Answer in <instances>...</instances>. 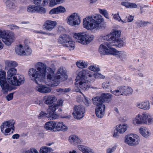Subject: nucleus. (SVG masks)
<instances>
[{"label": "nucleus", "instance_id": "4d7b16f0", "mask_svg": "<svg viewBox=\"0 0 153 153\" xmlns=\"http://www.w3.org/2000/svg\"><path fill=\"white\" fill-rule=\"evenodd\" d=\"M85 71L87 72V74H86V75H85L84 77V79H85L86 80H87V77L88 76L89 77H91L92 76V75L89 74V71L88 70H85L82 69V71Z\"/></svg>", "mask_w": 153, "mask_h": 153}, {"label": "nucleus", "instance_id": "49530a36", "mask_svg": "<svg viewBox=\"0 0 153 153\" xmlns=\"http://www.w3.org/2000/svg\"><path fill=\"white\" fill-rule=\"evenodd\" d=\"M133 92V90L131 87L127 86V88L125 91L124 95H129L132 94Z\"/></svg>", "mask_w": 153, "mask_h": 153}, {"label": "nucleus", "instance_id": "9b49d317", "mask_svg": "<svg viewBox=\"0 0 153 153\" xmlns=\"http://www.w3.org/2000/svg\"><path fill=\"white\" fill-rule=\"evenodd\" d=\"M63 102L62 100H60L57 101V103H53L49 106L48 111L49 114L51 115L50 119H56L59 118V116L56 114L55 111L59 106L62 105Z\"/></svg>", "mask_w": 153, "mask_h": 153}, {"label": "nucleus", "instance_id": "69168bd1", "mask_svg": "<svg viewBox=\"0 0 153 153\" xmlns=\"http://www.w3.org/2000/svg\"><path fill=\"white\" fill-rule=\"evenodd\" d=\"M33 3L36 5H39L40 4L42 0H33Z\"/></svg>", "mask_w": 153, "mask_h": 153}, {"label": "nucleus", "instance_id": "58836bf2", "mask_svg": "<svg viewBox=\"0 0 153 153\" xmlns=\"http://www.w3.org/2000/svg\"><path fill=\"white\" fill-rule=\"evenodd\" d=\"M115 43H117V44L114 45H116V47L118 48L123 47L125 44V42L123 40H121L120 39H119L117 40V41H116Z\"/></svg>", "mask_w": 153, "mask_h": 153}, {"label": "nucleus", "instance_id": "680f3d73", "mask_svg": "<svg viewBox=\"0 0 153 153\" xmlns=\"http://www.w3.org/2000/svg\"><path fill=\"white\" fill-rule=\"evenodd\" d=\"M129 8H136L137 7V4L133 3H130L129 4Z\"/></svg>", "mask_w": 153, "mask_h": 153}, {"label": "nucleus", "instance_id": "1a4fd4ad", "mask_svg": "<svg viewBox=\"0 0 153 153\" xmlns=\"http://www.w3.org/2000/svg\"><path fill=\"white\" fill-rule=\"evenodd\" d=\"M28 75L31 79L37 84L42 81L45 78L37 70L33 68L29 70Z\"/></svg>", "mask_w": 153, "mask_h": 153}, {"label": "nucleus", "instance_id": "2eb2a0df", "mask_svg": "<svg viewBox=\"0 0 153 153\" xmlns=\"http://www.w3.org/2000/svg\"><path fill=\"white\" fill-rule=\"evenodd\" d=\"M137 135L132 134H129L125 137V142L129 145L134 146L137 145L139 143V139Z\"/></svg>", "mask_w": 153, "mask_h": 153}, {"label": "nucleus", "instance_id": "20e7f679", "mask_svg": "<svg viewBox=\"0 0 153 153\" xmlns=\"http://www.w3.org/2000/svg\"><path fill=\"white\" fill-rule=\"evenodd\" d=\"M17 70L15 68H9L7 72L6 80L8 83L14 86H19L24 83L25 79L22 75L17 74Z\"/></svg>", "mask_w": 153, "mask_h": 153}, {"label": "nucleus", "instance_id": "e2e57ef3", "mask_svg": "<svg viewBox=\"0 0 153 153\" xmlns=\"http://www.w3.org/2000/svg\"><path fill=\"white\" fill-rule=\"evenodd\" d=\"M90 100L89 99L85 98L83 101V102L85 105L88 106L90 103Z\"/></svg>", "mask_w": 153, "mask_h": 153}, {"label": "nucleus", "instance_id": "de8ad7c7", "mask_svg": "<svg viewBox=\"0 0 153 153\" xmlns=\"http://www.w3.org/2000/svg\"><path fill=\"white\" fill-rule=\"evenodd\" d=\"M89 69L94 71H100V69L98 67H96V65H91L89 67Z\"/></svg>", "mask_w": 153, "mask_h": 153}, {"label": "nucleus", "instance_id": "2f4dec72", "mask_svg": "<svg viewBox=\"0 0 153 153\" xmlns=\"http://www.w3.org/2000/svg\"><path fill=\"white\" fill-rule=\"evenodd\" d=\"M78 148L80 151L82 152L89 153L94 152L93 150L90 148L82 145H79L77 146Z\"/></svg>", "mask_w": 153, "mask_h": 153}, {"label": "nucleus", "instance_id": "c9c22d12", "mask_svg": "<svg viewBox=\"0 0 153 153\" xmlns=\"http://www.w3.org/2000/svg\"><path fill=\"white\" fill-rule=\"evenodd\" d=\"M68 48L70 51L74 50L75 48V42L72 40L68 41Z\"/></svg>", "mask_w": 153, "mask_h": 153}, {"label": "nucleus", "instance_id": "412c9836", "mask_svg": "<svg viewBox=\"0 0 153 153\" xmlns=\"http://www.w3.org/2000/svg\"><path fill=\"white\" fill-rule=\"evenodd\" d=\"M68 140L71 144L74 145L80 144L82 142L80 138L74 135L70 136Z\"/></svg>", "mask_w": 153, "mask_h": 153}, {"label": "nucleus", "instance_id": "052dcab7", "mask_svg": "<svg viewBox=\"0 0 153 153\" xmlns=\"http://www.w3.org/2000/svg\"><path fill=\"white\" fill-rule=\"evenodd\" d=\"M113 18L116 20H118V21H120V20H121L120 17L119 16L118 13L117 14H115L114 15Z\"/></svg>", "mask_w": 153, "mask_h": 153}, {"label": "nucleus", "instance_id": "423d86ee", "mask_svg": "<svg viewBox=\"0 0 153 153\" xmlns=\"http://www.w3.org/2000/svg\"><path fill=\"white\" fill-rule=\"evenodd\" d=\"M0 39L6 45L9 46L15 40V37L13 32L0 28Z\"/></svg>", "mask_w": 153, "mask_h": 153}, {"label": "nucleus", "instance_id": "0e129e2a", "mask_svg": "<svg viewBox=\"0 0 153 153\" xmlns=\"http://www.w3.org/2000/svg\"><path fill=\"white\" fill-rule=\"evenodd\" d=\"M48 0H43L41 5L42 6H46L48 4Z\"/></svg>", "mask_w": 153, "mask_h": 153}, {"label": "nucleus", "instance_id": "8fccbe9b", "mask_svg": "<svg viewBox=\"0 0 153 153\" xmlns=\"http://www.w3.org/2000/svg\"><path fill=\"white\" fill-rule=\"evenodd\" d=\"M24 153H39V152L35 149L31 148L25 151Z\"/></svg>", "mask_w": 153, "mask_h": 153}, {"label": "nucleus", "instance_id": "f704fd0d", "mask_svg": "<svg viewBox=\"0 0 153 153\" xmlns=\"http://www.w3.org/2000/svg\"><path fill=\"white\" fill-rule=\"evenodd\" d=\"M76 64L79 68H86L88 65L87 62H81L80 61L76 62Z\"/></svg>", "mask_w": 153, "mask_h": 153}, {"label": "nucleus", "instance_id": "c756f323", "mask_svg": "<svg viewBox=\"0 0 153 153\" xmlns=\"http://www.w3.org/2000/svg\"><path fill=\"white\" fill-rule=\"evenodd\" d=\"M55 123L54 122H47L44 125V128L47 130L53 131L55 128Z\"/></svg>", "mask_w": 153, "mask_h": 153}, {"label": "nucleus", "instance_id": "5fc2aeb1", "mask_svg": "<svg viewBox=\"0 0 153 153\" xmlns=\"http://www.w3.org/2000/svg\"><path fill=\"white\" fill-rule=\"evenodd\" d=\"M13 94L10 93L6 97V99L8 101H9L13 99Z\"/></svg>", "mask_w": 153, "mask_h": 153}, {"label": "nucleus", "instance_id": "6ab92c4d", "mask_svg": "<svg viewBox=\"0 0 153 153\" xmlns=\"http://www.w3.org/2000/svg\"><path fill=\"white\" fill-rule=\"evenodd\" d=\"M55 76H60V78L59 79L58 81V85L59 84L60 82V80L62 81L66 79L67 75L65 70L63 68H60L58 69L57 71L56 74L54 73Z\"/></svg>", "mask_w": 153, "mask_h": 153}, {"label": "nucleus", "instance_id": "864d4df0", "mask_svg": "<svg viewBox=\"0 0 153 153\" xmlns=\"http://www.w3.org/2000/svg\"><path fill=\"white\" fill-rule=\"evenodd\" d=\"M10 29L11 30H18L19 29V27L18 26H16L15 25L11 24L8 25Z\"/></svg>", "mask_w": 153, "mask_h": 153}, {"label": "nucleus", "instance_id": "a18cd8bd", "mask_svg": "<svg viewBox=\"0 0 153 153\" xmlns=\"http://www.w3.org/2000/svg\"><path fill=\"white\" fill-rule=\"evenodd\" d=\"M102 85L103 88L106 90H108L111 88L110 83L108 82H106L103 83Z\"/></svg>", "mask_w": 153, "mask_h": 153}, {"label": "nucleus", "instance_id": "4be33fe9", "mask_svg": "<svg viewBox=\"0 0 153 153\" xmlns=\"http://www.w3.org/2000/svg\"><path fill=\"white\" fill-rule=\"evenodd\" d=\"M66 11L65 8L63 7L59 6L56 8L51 9L49 11V14L51 15L54 14H58L59 13H63Z\"/></svg>", "mask_w": 153, "mask_h": 153}, {"label": "nucleus", "instance_id": "774afa93", "mask_svg": "<svg viewBox=\"0 0 153 153\" xmlns=\"http://www.w3.org/2000/svg\"><path fill=\"white\" fill-rule=\"evenodd\" d=\"M137 23L138 26L140 27H142L143 26L142 21H139L137 22Z\"/></svg>", "mask_w": 153, "mask_h": 153}, {"label": "nucleus", "instance_id": "a878e982", "mask_svg": "<svg viewBox=\"0 0 153 153\" xmlns=\"http://www.w3.org/2000/svg\"><path fill=\"white\" fill-rule=\"evenodd\" d=\"M55 128L57 129L58 131H66L67 128L62 122H55Z\"/></svg>", "mask_w": 153, "mask_h": 153}, {"label": "nucleus", "instance_id": "aec40b11", "mask_svg": "<svg viewBox=\"0 0 153 153\" xmlns=\"http://www.w3.org/2000/svg\"><path fill=\"white\" fill-rule=\"evenodd\" d=\"M57 25V23L55 21L48 20L45 22L44 26L45 29L51 31Z\"/></svg>", "mask_w": 153, "mask_h": 153}, {"label": "nucleus", "instance_id": "a211bd4d", "mask_svg": "<svg viewBox=\"0 0 153 153\" xmlns=\"http://www.w3.org/2000/svg\"><path fill=\"white\" fill-rule=\"evenodd\" d=\"M126 130V127L125 125H120L119 126H116L115 129L114 130L113 136L114 137L117 138L118 136V133L121 134L125 132Z\"/></svg>", "mask_w": 153, "mask_h": 153}, {"label": "nucleus", "instance_id": "ea45409f", "mask_svg": "<svg viewBox=\"0 0 153 153\" xmlns=\"http://www.w3.org/2000/svg\"><path fill=\"white\" fill-rule=\"evenodd\" d=\"M139 131L140 133L145 137H148L149 132L147 131L143 128H140L139 129Z\"/></svg>", "mask_w": 153, "mask_h": 153}, {"label": "nucleus", "instance_id": "37998d69", "mask_svg": "<svg viewBox=\"0 0 153 153\" xmlns=\"http://www.w3.org/2000/svg\"><path fill=\"white\" fill-rule=\"evenodd\" d=\"M49 109V108H48L47 110V113H45L43 111H42L40 114L39 115L40 116H39V118H41L42 117H44V116H47L48 114V118L49 119L51 120H54V119H50L51 118H50V116H51V115L49 114V112H48V110Z\"/></svg>", "mask_w": 153, "mask_h": 153}, {"label": "nucleus", "instance_id": "5701e85b", "mask_svg": "<svg viewBox=\"0 0 153 153\" xmlns=\"http://www.w3.org/2000/svg\"><path fill=\"white\" fill-rule=\"evenodd\" d=\"M56 98L53 95H48L44 97V102L46 104H50L56 100Z\"/></svg>", "mask_w": 153, "mask_h": 153}, {"label": "nucleus", "instance_id": "39448f33", "mask_svg": "<svg viewBox=\"0 0 153 153\" xmlns=\"http://www.w3.org/2000/svg\"><path fill=\"white\" fill-rule=\"evenodd\" d=\"M87 74V72L85 71H81L78 73L75 79V91L80 92L81 89L85 91L90 88V80L84 79L85 76Z\"/></svg>", "mask_w": 153, "mask_h": 153}, {"label": "nucleus", "instance_id": "338daca9", "mask_svg": "<svg viewBox=\"0 0 153 153\" xmlns=\"http://www.w3.org/2000/svg\"><path fill=\"white\" fill-rule=\"evenodd\" d=\"M134 17L133 16H130L128 18V22H129L132 21Z\"/></svg>", "mask_w": 153, "mask_h": 153}, {"label": "nucleus", "instance_id": "b1692460", "mask_svg": "<svg viewBox=\"0 0 153 153\" xmlns=\"http://www.w3.org/2000/svg\"><path fill=\"white\" fill-rule=\"evenodd\" d=\"M5 70H8L11 67L15 68L17 66V63L14 61L6 60L4 61Z\"/></svg>", "mask_w": 153, "mask_h": 153}, {"label": "nucleus", "instance_id": "9d476101", "mask_svg": "<svg viewBox=\"0 0 153 153\" xmlns=\"http://www.w3.org/2000/svg\"><path fill=\"white\" fill-rule=\"evenodd\" d=\"M15 123L14 120H11L4 122L1 126V131L2 133L6 135L10 132H13L15 128Z\"/></svg>", "mask_w": 153, "mask_h": 153}, {"label": "nucleus", "instance_id": "72a5a7b5", "mask_svg": "<svg viewBox=\"0 0 153 153\" xmlns=\"http://www.w3.org/2000/svg\"><path fill=\"white\" fill-rule=\"evenodd\" d=\"M24 46L20 45L19 46L16 47L15 52L17 54L20 55H23Z\"/></svg>", "mask_w": 153, "mask_h": 153}, {"label": "nucleus", "instance_id": "f3484780", "mask_svg": "<svg viewBox=\"0 0 153 153\" xmlns=\"http://www.w3.org/2000/svg\"><path fill=\"white\" fill-rule=\"evenodd\" d=\"M35 87V90L38 91L43 94L50 93L51 91V88L47 85L42 84H37Z\"/></svg>", "mask_w": 153, "mask_h": 153}, {"label": "nucleus", "instance_id": "13d9d810", "mask_svg": "<svg viewBox=\"0 0 153 153\" xmlns=\"http://www.w3.org/2000/svg\"><path fill=\"white\" fill-rule=\"evenodd\" d=\"M130 2L128 1H123L121 2V4L126 7L127 8H129Z\"/></svg>", "mask_w": 153, "mask_h": 153}, {"label": "nucleus", "instance_id": "6e6d98bb", "mask_svg": "<svg viewBox=\"0 0 153 153\" xmlns=\"http://www.w3.org/2000/svg\"><path fill=\"white\" fill-rule=\"evenodd\" d=\"M56 1V0H51L49 4V6L50 7H52L58 4Z\"/></svg>", "mask_w": 153, "mask_h": 153}, {"label": "nucleus", "instance_id": "f257e3e1", "mask_svg": "<svg viewBox=\"0 0 153 153\" xmlns=\"http://www.w3.org/2000/svg\"><path fill=\"white\" fill-rule=\"evenodd\" d=\"M36 70L44 77L46 76L48 82L47 84L51 86H55L58 85L59 79L60 78L59 76H55V70L53 68L47 67L42 62H37L35 65Z\"/></svg>", "mask_w": 153, "mask_h": 153}, {"label": "nucleus", "instance_id": "bf43d9fd", "mask_svg": "<svg viewBox=\"0 0 153 153\" xmlns=\"http://www.w3.org/2000/svg\"><path fill=\"white\" fill-rule=\"evenodd\" d=\"M56 91L58 92H59L61 94H64L65 93L67 92L66 89H63L61 88H59L56 89Z\"/></svg>", "mask_w": 153, "mask_h": 153}, {"label": "nucleus", "instance_id": "c03bdc74", "mask_svg": "<svg viewBox=\"0 0 153 153\" xmlns=\"http://www.w3.org/2000/svg\"><path fill=\"white\" fill-rule=\"evenodd\" d=\"M46 12V10L45 8L37 6L36 13H40L41 14H44Z\"/></svg>", "mask_w": 153, "mask_h": 153}, {"label": "nucleus", "instance_id": "4c0bfd02", "mask_svg": "<svg viewBox=\"0 0 153 153\" xmlns=\"http://www.w3.org/2000/svg\"><path fill=\"white\" fill-rule=\"evenodd\" d=\"M52 151V149L50 147L44 146L40 148V153H47L48 152H51Z\"/></svg>", "mask_w": 153, "mask_h": 153}, {"label": "nucleus", "instance_id": "ddd939ff", "mask_svg": "<svg viewBox=\"0 0 153 153\" xmlns=\"http://www.w3.org/2000/svg\"><path fill=\"white\" fill-rule=\"evenodd\" d=\"M6 72L0 71V85L4 94H6L8 91L9 85L6 79Z\"/></svg>", "mask_w": 153, "mask_h": 153}, {"label": "nucleus", "instance_id": "3c124183", "mask_svg": "<svg viewBox=\"0 0 153 153\" xmlns=\"http://www.w3.org/2000/svg\"><path fill=\"white\" fill-rule=\"evenodd\" d=\"M94 76L95 78H100V79H104L105 76L102 75L100 73H97L94 74Z\"/></svg>", "mask_w": 153, "mask_h": 153}, {"label": "nucleus", "instance_id": "79ce46f5", "mask_svg": "<svg viewBox=\"0 0 153 153\" xmlns=\"http://www.w3.org/2000/svg\"><path fill=\"white\" fill-rule=\"evenodd\" d=\"M99 11L100 14L104 16L107 19H108V14L107 11L105 9H102L100 8L98 9Z\"/></svg>", "mask_w": 153, "mask_h": 153}, {"label": "nucleus", "instance_id": "f03ea898", "mask_svg": "<svg viewBox=\"0 0 153 153\" xmlns=\"http://www.w3.org/2000/svg\"><path fill=\"white\" fill-rule=\"evenodd\" d=\"M112 95L110 94L103 93L100 97H96L93 98L92 102L96 105L95 111L97 116L102 118L105 114V105L103 104L104 102H108L111 100Z\"/></svg>", "mask_w": 153, "mask_h": 153}, {"label": "nucleus", "instance_id": "603ef678", "mask_svg": "<svg viewBox=\"0 0 153 153\" xmlns=\"http://www.w3.org/2000/svg\"><path fill=\"white\" fill-rule=\"evenodd\" d=\"M111 92L112 94L117 96H119V95H120V94H121L120 93L119 87L118 88L117 90H114V91L111 90Z\"/></svg>", "mask_w": 153, "mask_h": 153}, {"label": "nucleus", "instance_id": "0eeeda50", "mask_svg": "<svg viewBox=\"0 0 153 153\" xmlns=\"http://www.w3.org/2000/svg\"><path fill=\"white\" fill-rule=\"evenodd\" d=\"M73 37L76 41L83 45H86L93 40L94 36L88 33H74Z\"/></svg>", "mask_w": 153, "mask_h": 153}, {"label": "nucleus", "instance_id": "cd10ccee", "mask_svg": "<svg viewBox=\"0 0 153 153\" xmlns=\"http://www.w3.org/2000/svg\"><path fill=\"white\" fill-rule=\"evenodd\" d=\"M3 2L8 9L13 10L15 9L16 7L14 2L13 0H3Z\"/></svg>", "mask_w": 153, "mask_h": 153}, {"label": "nucleus", "instance_id": "a19ab883", "mask_svg": "<svg viewBox=\"0 0 153 153\" xmlns=\"http://www.w3.org/2000/svg\"><path fill=\"white\" fill-rule=\"evenodd\" d=\"M119 54L117 56L121 60L125 59L127 57V54L125 52L123 51H118Z\"/></svg>", "mask_w": 153, "mask_h": 153}, {"label": "nucleus", "instance_id": "473e14b6", "mask_svg": "<svg viewBox=\"0 0 153 153\" xmlns=\"http://www.w3.org/2000/svg\"><path fill=\"white\" fill-rule=\"evenodd\" d=\"M37 6L34 5H30L27 6V10L29 13H36Z\"/></svg>", "mask_w": 153, "mask_h": 153}, {"label": "nucleus", "instance_id": "6e6552de", "mask_svg": "<svg viewBox=\"0 0 153 153\" xmlns=\"http://www.w3.org/2000/svg\"><path fill=\"white\" fill-rule=\"evenodd\" d=\"M152 121L153 118L148 114H139L134 119L133 123L135 125H138L143 123H150Z\"/></svg>", "mask_w": 153, "mask_h": 153}, {"label": "nucleus", "instance_id": "7ed1b4c3", "mask_svg": "<svg viewBox=\"0 0 153 153\" xmlns=\"http://www.w3.org/2000/svg\"><path fill=\"white\" fill-rule=\"evenodd\" d=\"M94 18L92 16H88L84 19L83 22L84 27L92 30L95 28L97 30L104 26V19L100 15L98 14Z\"/></svg>", "mask_w": 153, "mask_h": 153}, {"label": "nucleus", "instance_id": "4468645a", "mask_svg": "<svg viewBox=\"0 0 153 153\" xmlns=\"http://www.w3.org/2000/svg\"><path fill=\"white\" fill-rule=\"evenodd\" d=\"M74 112L73 115L75 118L80 119L84 116L85 112V107L82 105H75L74 107Z\"/></svg>", "mask_w": 153, "mask_h": 153}, {"label": "nucleus", "instance_id": "c85d7f7f", "mask_svg": "<svg viewBox=\"0 0 153 153\" xmlns=\"http://www.w3.org/2000/svg\"><path fill=\"white\" fill-rule=\"evenodd\" d=\"M107 46L104 44H101L99 48V51L101 54L103 55L108 54V49Z\"/></svg>", "mask_w": 153, "mask_h": 153}, {"label": "nucleus", "instance_id": "7c9ffc66", "mask_svg": "<svg viewBox=\"0 0 153 153\" xmlns=\"http://www.w3.org/2000/svg\"><path fill=\"white\" fill-rule=\"evenodd\" d=\"M58 42L59 43L62 44L63 46L67 47L66 43L67 42V35L66 34L61 35L59 38Z\"/></svg>", "mask_w": 153, "mask_h": 153}, {"label": "nucleus", "instance_id": "393cba45", "mask_svg": "<svg viewBox=\"0 0 153 153\" xmlns=\"http://www.w3.org/2000/svg\"><path fill=\"white\" fill-rule=\"evenodd\" d=\"M104 44L105 45H106L108 49V54H111L112 55H117V53L118 51L115 48H112L111 46L113 45H114L112 43H109L108 42H105Z\"/></svg>", "mask_w": 153, "mask_h": 153}, {"label": "nucleus", "instance_id": "f8f14e48", "mask_svg": "<svg viewBox=\"0 0 153 153\" xmlns=\"http://www.w3.org/2000/svg\"><path fill=\"white\" fill-rule=\"evenodd\" d=\"M121 33L120 31L115 30L110 34L104 36L103 39L108 41V43H115L116 41L119 39Z\"/></svg>", "mask_w": 153, "mask_h": 153}, {"label": "nucleus", "instance_id": "dca6fc26", "mask_svg": "<svg viewBox=\"0 0 153 153\" xmlns=\"http://www.w3.org/2000/svg\"><path fill=\"white\" fill-rule=\"evenodd\" d=\"M80 22V17L76 13H73L68 18V23L70 25H78Z\"/></svg>", "mask_w": 153, "mask_h": 153}, {"label": "nucleus", "instance_id": "09e8293b", "mask_svg": "<svg viewBox=\"0 0 153 153\" xmlns=\"http://www.w3.org/2000/svg\"><path fill=\"white\" fill-rule=\"evenodd\" d=\"M127 86H121L120 87H119L120 93L122 94H120V95H124L125 91L126 90V89L127 88Z\"/></svg>", "mask_w": 153, "mask_h": 153}, {"label": "nucleus", "instance_id": "e433bc0d", "mask_svg": "<svg viewBox=\"0 0 153 153\" xmlns=\"http://www.w3.org/2000/svg\"><path fill=\"white\" fill-rule=\"evenodd\" d=\"M32 52V50L28 46H24L23 55H29L31 54Z\"/></svg>", "mask_w": 153, "mask_h": 153}, {"label": "nucleus", "instance_id": "bb28decb", "mask_svg": "<svg viewBox=\"0 0 153 153\" xmlns=\"http://www.w3.org/2000/svg\"><path fill=\"white\" fill-rule=\"evenodd\" d=\"M137 107L140 108L145 110H149L150 108V103L149 101L137 104Z\"/></svg>", "mask_w": 153, "mask_h": 153}]
</instances>
